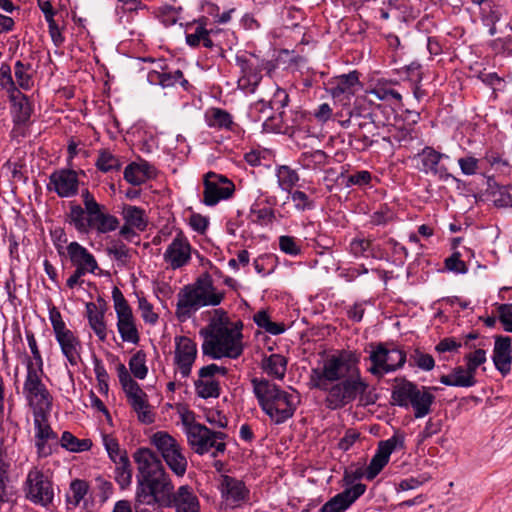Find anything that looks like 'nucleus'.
I'll list each match as a JSON object with an SVG mask.
<instances>
[{"instance_id": "obj_1", "label": "nucleus", "mask_w": 512, "mask_h": 512, "mask_svg": "<svg viewBox=\"0 0 512 512\" xmlns=\"http://www.w3.org/2000/svg\"><path fill=\"white\" fill-rule=\"evenodd\" d=\"M309 385L327 393L325 404L332 410L351 403L368 388L357 365L342 354L327 358L322 368H313Z\"/></svg>"}, {"instance_id": "obj_2", "label": "nucleus", "mask_w": 512, "mask_h": 512, "mask_svg": "<svg viewBox=\"0 0 512 512\" xmlns=\"http://www.w3.org/2000/svg\"><path fill=\"white\" fill-rule=\"evenodd\" d=\"M133 458L137 465L136 502L162 506L174 490V485L162 461L149 448L137 449Z\"/></svg>"}, {"instance_id": "obj_3", "label": "nucleus", "mask_w": 512, "mask_h": 512, "mask_svg": "<svg viewBox=\"0 0 512 512\" xmlns=\"http://www.w3.org/2000/svg\"><path fill=\"white\" fill-rule=\"evenodd\" d=\"M83 207L71 204L67 215L68 222L79 233H89L94 230L98 234H107L119 227V219L104 212V206L99 204L88 189L81 192Z\"/></svg>"}, {"instance_id": "obj_4", "label": "nucleus", "mask_w": 512, "mask_h": 512, "mask_svg": "<svg viewBox=\"0 0 512 512\" xmlns=\"http://www.w3.org/2000/svg\"><path fill=\"white\" fill-rule=\"evenodd\" d=\"M252 385L262 410L272 421L280 424L293 416L300 402L294 390L291 393L284 391L267 379L254 378Z\"/></svg>"}, {"instance_id": "obj_5", "label": "nucleus", "mask_w": 512, "mask_h": 512, "mask_svg": "<svg viewBox=\"0 0 512 512\" xmlns=\"http://www.w3.org/2000/svg\"><path fill=\"white\" fill-rule=\"evenodd\" d=\"M222 299L223 293L216 292L211 275L205 273L194 283L180 289L177 294L176 316L185 321L202 307L219 305Z\"/></svg>"}, {"instance_id": "obj_6", "label": "nucleus", "mask_w": 512, "mask_h": 512, "mask_svg": "<svg viewBox=\"0 0 512 512\" xmlns=\"http://www.w3.org/2000/svg\"><path fill=\"white\" fill-rule=\"evenodd\" d=\"M437 387L418 386L415 383L402 380L392 390L393 403L404 408L411 407L415 418H424L432 411L435 396L431 392Z\"/></svg>"}, {"instance_id": "obj_7", "label": "nucleus", "mask_w": 512, "mask_h": 512, "mask_svg": "<svg viewBox=\"0 0 512 512\" xmlns=\"http://www.w3.org/2000/svg\"><path fill=\"white\" fill-rule=\"evenodd\" d=\"M43 370H34L32 360L26 366V376L23 384V395L34 414H49L53 405V397L42 381Z\"/></svg>"}, {"instance_id": "obj_8", "label": "nucleus", "mask_w": 512, "mask_h": 512, "mask_svg": "<svg viewBox=\"0 0 512 512\" xmlns=\"http://www.w3.org/2000/svg\"><path fill=\"white\" fill-rule=\"evenodd\" d=\"M155 446L169 469L178 477L185 475L188 467L187 458L180 443L169 433L158 431L151 437Z\"/></svg>"}, {"instance_id": "obj_9", "label": "nucleus", "mask_w": 512, "mask_h": 512, "mask_svg": "<svg viewBox=\"0 0 512 512\" xmlns=\"http://www.w3.org/2000/svg\"><path fill=\"white\" fill-rule=\"evenodd\" d=\"M185 426V433L191 448L198 454H204L215 447L216 451L212 453L215 457L217 453L224 452V442H217L223 434L221 432H212L206 426L193 421L191 414L182 417Z\"/></svg>"}, {"instance_id": "obj_10", "label": "nucleus", "mask_w": 512, "mask_h": 512, "mask_svg": "<svg viewBox=\"0 0 512 512\" xmlns=\"http://www.w3.org/2000/svg\"><path fill=\"white\" fill-rule=\"evenodd\" d=\"M25 497L32 503L47 507L53 502L52 481L38 467L29 470L23 485Z\"/></svg>"}, {"instance_id": "obj_11", "label": "nucleus", "mask_w": 512, "mask_h": 512, "mask_svg": "<svg viewBox=\"0 0 512 512\" xmlns=\"http://www.w3.org/2000/svg\"><path fill=\"white\" fill-rule=\"evenodd\" d=\"M406 353L399 348H387L384 344L379 343L371 352L369 359L372 366L369 371L376 376L396 371L406 362Z\"/></svg>"}, {"instance_id": "obj_12", "label": "nucleus", "mask_w": 512, "mask_h": 512, "mask_svg": "<svg viewBox=\"0 0 512 512\" xmlns=\"http://www.w3.org/2000/svg\"><path fill=\"white\" fill-rule=\"evenodd\" d=\"M51 324L62 354L72 366L78 365L81 360L82 345L79 338L66 327L59 312L51 314Z\"/></svg>"}, {"instance_id": "obj_13", "label": "nucleus", "mask_w": 512, "mask_h": 512, "mask_svg": "<svg viewBox=\"0 0 512 512\" xmlns=\"http://www.w3.org/2000/svg\"><path fill=\"white\" fill-rule=\"evenodd\" d=\"M114 308L117 315V329L124 342L137 344L140 336L134 321L132 309L118 287L112 290Z\"/></svg>"}, {"instance_id": "obj_14", "label": "nucleus", "mask_w": 512, "mask_h": 512, "mask_svg": "<svg viewBox=\"0 0 512 512\" xmlns=\"http://www.w3.org/2000/svg\"><path fill=\"white\" fill-rule=\"evenodd\" d=\"M204 338L202 350L205 355L214 359L224 357V310H215V316L210 323L200 330Z\"/></svg>"}, {"instance_id": "obj_15", "label": "nucleus", "mask_w": 512, "mask_h": 512, "mask_svg": "<svg viewBox=\"0 0 512 512\" xmlns=\"http://www.w3.org/2000/svg\"><path fill=\"white\" fill-rule=\"evenodd\" d=\"M47 190L56 193L61 198L77 195L79 190L78 173L68 168L55 170L49 176Z\"/></svg>"}, {"instance_id": "obj_16", "label": "nucleus", "mask_w": 512, "mask_h": 512, "mask_svg": "<svg viewBox=\"0 0 512 512\" xmlns=\"http://www.w3.org/2000/svg\"><path fill=\"white\" fill-rule=\"evenodd\" d=\"M288 102V93L284 89L276 87L272 98L268 102L261 98L254 104L252 109L254 112L263 114V117L261 115L258 116V120L260 121L264 118L263 127L265 130H269L272 128L270 122L275 120L270 110L278 111L279 117L283 119L285 115L283 109L287 106Z\"/></svg>"}, {"instance_id": "obj_17", "label": "nucleus", "mask_w": 512, "mask_h": 512, "mask_svg": "<svg viewBox=\"0 0 512 512\" xmlns=\"http://www.w3.org/2000/svg\"><path fill=\"white\" fill-rule=\"evenodd\" d=\"M236 65L239 67L242 76L237 83L240 89L245 92L254 93L261 82V69L254 56H248L246 53L237 54Z\"/></svg>"}, {"instance_id": "obj_18", "label": "nucleus", "mask_w": 512, "mask_h": 512, "mask_svg": "<svg viewBox=\"0 0 512 512\" xmlns=\"http://www.w3.org/2000/svg\"><path fill=\"white\" fill-rule=\"evenodd\" d=\"M443 158H449V156L436 151L430 146H426L416 156L418 161L417 168L420 172L437 176L443 181H447L449 178L455 179L452 174L448 172L447 167L440 164Z\"/></svg>"}, {"instance_id": "obj_19", "label": "nucleus", "mask_w": 512, "mask_h": 512, "mask_svg": "<svg viewBox=\"0 0 512 512\" xmlns=\"http://www.w3.org/2000/svg\"><path fill=\"white\" fill-rule=\"evenodd\" d=\"M174 363L178 366L183 378L190 375L197 356L196 343L187 336H176Z\"/></svg>"}, {"instance_id": "obj_20", "label": "nucleus", "mask_w": 512, "mask_h": 512, "mask_svg": "<svg viewBox=\"0 0 512 512\" xmlns=\"http://www.w3.org/2000/svg\"><path fill=\"white\" fill-rule=\"evenodd\" d=\"M398 446H402V440L396 436L379 442L376 453L365 471L366 479L372 480L381 472L389 462L390 455Z\"/></svg>"}, {"instance_id": "obj_21", "label": "nucleus", "mask_w": 512, "mask_h": 512, "mask_svg": "<svg viewBox=\"0 0 512 512\" xmlns=\"http://www.w3.org/2000/svg\"><path fill=\"white\" fill-rule=\"evenodd\" d=\"M49 414H34V427H35V446L37 454L40 458H46L53 453V447L48 442L50 440H57V434L52 430L48 423L47 417Z\"/></svg>"}, {"instance_id": "obj_22", "label": "nucleus", "mask_w": 512, "mask_h": 512, "mask_svg": "<svg viewBox=\"0 0 512 512\" xmlns=\"http://www.w3.org/2000/svg\"><path fill=\"white\" fill-rule=\"evenodd\" d=\"M162 506L175 508L177 512L200 511L198 498L189 485H182L176 491L173 490Z\"/></svg>"}, {"instance_id": "obj_23", "label": "nucleus", "mask_w": 512, "mask_h": 512, "mask_svg": "<svg viewBox=\"0 0 512 512\" xmlns=\"http://www.w3.org/2000/svg\"><path fill=\"white\" fill-rule=\"evenodd\" d=\"M365 491L366 485L362 483L346 488L327 501L320 508V512H345Z\"/></svg>"}, {"instance_id": "obj_24", "label": "nucleus", "mask_w": 512, "mask_h": 512, "mask_svg": "<svg viewBox=\"0 0 512 512\" xmlns=\"http://www.w3.org/2000/svg\"><path fill=\"white\" fill-rule=\"evenodd\" d=\"M359 84L358 74L356 71H353L336 77L329 91L335 101H339L343 106H346L350 104L354 96L355 87Z\"/></svg>"}, {"instance_id": "obj_25", "label": "nucleus", "mask_w": 512, "mask_h": 512, "mask_svg": "<svg viewBox=\"0 0 512 512\" xmlns=\"http://www.w3.org/2000/svg\"><path fill=\"white\" fill-rule=\"evenodd\" d=\"M190 244L181 235L173 239L164 253V260L172 269H178L190 260Z\"/></svg>"}, {"instance_id": "obj_26", "label": "nucleus", "mask_w": 512, "mask_h": 512, "mask_svg": "<svg viewBox=\"0 0 512 512\" xmlns=\"http://www.w3.org/2000/svg\"><path fill=\"white\" fill-rule=\"evenodd\" d=\"M243 323L238 320L231 323L226 318V358L236 359L243 353Z\"/></svg>"}, {"instance_id": "obj_27", "label": "nucleus", "mask_w": 512, "mask_h": 512, "mask_svg": "<svg viewBox=\"0 0 512 512\" xmlns=\"http://www.w3.org/2000/svg\"><path fill=\"white\" fill-rule=\"evenodd\" d=\"M493 362L496 369L502 374L507 375L511 370L512 351L510 337L498 336L495 339L493 350Z\"/></svg>"}, {"instance_id": "obj_28", "label": "nucleus", "mask_w": 512, "mask_h": 512, "mask_svg": "<svg viewBox=\"0 0 512 512\" xmlns=\"http://www.w3.org/2000/svg\"><path fill=\"white\" fill-rule=\"evenodd\" d=\"M224 175L208 172L204 176L203 202L207 206H214L224 199Z\"/></svg>"}, {"instance_id": "obj_29", "label": "nucleus", "mask_w": 512, "mask_h": 512, "mask_svg": "<svg viewBox=\"0 0 512 512\" xmlns=\"http://www.w3.org/2000/svg\"><path fill=\"white\" fill-rule=\"evenodd\" d=\"M85 307L91 329L100 341H104L107 337V327L104 321L105 302L99 301V304L88 302Z\"/></svg>"}, {"instance_id": "obj_30", "label": "nucleus", "mask_w": 512, "mask_h": 512, "mask_svg": "<svg viewBox=\"0 0 512 512\" xmlns=\"http://www.w3.org/2000/svg\"><path fill=\"white\" fill-rule=\"evenodd\" d=\"M346 119L340 120V124L344 128L354 127L357 132H363L366 131L372 136L375 134L373 131L375 130L376 126L374 121L371 120L370 115H361L360 112L357 109H346V112L341 111L340 117H345Z\"/></svg>"}, {"instance_id": "obj_31", "label": "nucleus", "mask_w": 512, "mask_h": 512, "mask_svg": "<svg viewBox=\"0 0 512 512\" xmlns=\"http://www.w3.org/2000/svg\"><path fill=\"white\" fill-rule=\"evenodd\" d=\"M249 499V490L244 482L226 475V508H237Z\"/></svg>"}, {"instance_id": "obj_32", "label": "nucleus", "mask_w": 512, "mask_h": 512, "mask_svg": "<svg viewBox=\"0 0 512 512\" xmlns=\"http://www.w3.org/2000/svg\"><path fill=\"white\" fill-rule=\"evenodd\" d=\"M66 249L73 266L99 268L94 255L78 242L69 243Z\"/></svg>"}, {"instance_id": "obj_33", "label": "nucleus", "mask_w": 512, "mask_h": 512, "mask_svg": "<svg viewBox=\"0 0 512 512\" xmlns=\"http://www.w3.org/2000/svg\"><path fill=\"white\" fill-rule=\"evenodd\" d=\"M10 101L16 123H26L32 114V105L28 97L18 89L10 93Z\"/></svg>"}, {"instance_id": "obj_34", "label": "nucleus", "mask_w": 512, "mask_h": 512, "mask_svg": "<svg viewBox=\"0 0 512 512\" xmlns=\"http://www.w3.org/2000/svg\"><path fill=\"white\" fill-rule=\"evenodd\" d=\"M261 368L270 377L282 380L287 370V359L281 354H271L262 359Z\"/></svg>"}, {"instance_id": "obj_35", "label": "nucleus", "mask_w": 512, "mask_h": 512, "mask_svg": "<svg viewBox=\"0 0 512 512\" xmlns=\"http://www.w3.org/2000/svg\"><path fill=\"white\" fill-rule=\"evenodd\" d=\"M124 223L135 227L138 232H143L148 226V219L144 209L134 205H124L122 209Z\"/></svg>"}, {"instance_id": "obj_36", "label": "nucleus", "mask_w": 512, "mask_h": 512, "mask_svg": "<svg viewBox=\"0 0 512 512\" xmlns=\"http://www.w3.org/2000/svg\"><path fill=\"white\" fill-rule=\"evenodd\" d=\"M148 79L151 83H158L163 88L172 87L176 83L184 88L189 85L188 81L184 78L181 70H175L174 72H157L152 71L148 74Z\"/></svg>"}, {"instance_id": "obj_37", "label": "nucleus", "mask_w": 512, "mask_h": 512, "mask_svg": "<svg viewBox=\"0 0 512 512\" xmlns=\"http://www.w3.org/2000/svg\"><path fill=\"white\" fill-rule=\"evenodd\" d=\"M329 161V156L322 150L306 151L298 158L299 164L309 170H321L329 164Z\"/></svg>"}, {"instance_id": "obj_38", "label": "nucleus", "mask_w": 512, "mask_h": 512, "mask_svg": "<svg viewBox=\"0 0 512 512\" xmlns=\"http://www.w3.org/2000/svg\"><path fill=\"white\" fill-rule=\"evenodd\" d=\"M440 382L454 387H472L477 383L476 378L468 375L463 366H457L450 374L442 375Z\"/></svg>"}, {"instance_id": "obj_39", "label": "nucleus", "mask_w": 512, "mask_h": 512, "mask_svg": "<svg viewBox=\"0 0 512 512\" xmlns=\"http://www.w3.org/2000/svg\"><path fill=\"white\" fill-rule=\"evenodd\" d=\"M108 256L113 258L119 265L127 266L132 258V250L119 239H113L106 247Z\"/></svg>"}, {"instance_id": "obj_40", "label": "nucleus", "mask_w": 512, "mask_h": 512, "mask_svg": "<svg viewBox=\"0 0 512 512\" xmlns=\"http://www.w3.org/2000/svg\"><path fill=\"white\" fill-rule=\"evenodd\" d=\"M276 177L279 188L288 193H291V190L300 179L298 172L288 165L278 166Z\"/></svg>"}, {"instance_id": "obj_41", "label": "nucleus", "mask_w": 512, "mask_h": 512, "mask_svg": "<svg viewBox=\"0 0 512 512\" xmlns=\"http://www.w3.org/2000/svg\"><path fill=\"white\" fill-rule=\"evenodd\" d=\"M60 445L69 452L80 453L91 449L93 443L90 439H78L71 432L64 431L60 438Z\"/></svg>"}, {"instance_id": "obj_42", "label": "nucleus", "mask_w": 512, "mask_h": 512, "mask_svg": "<svg viewBox=\"0 0 512 512\" xmlns=\"http://www.w3.org/2000/svg\"><path fill=\"white\" fill-rule=\"evenodd\" d=\"M119 382L127 399L141 393L143 390L140 385L131 377L126 366L123 363H118L116 366Z\"/></svg>"}, {"instance_id": "obj_43", "label": "nucleus", "mask_w": 512, "mask_h": 512, "mask_svg": "<svg viewBox=\"0 0 512 512\" xmlns=\"http://www.w3.org/2000/svg\"><path fill=\"white\" fill-rule=\"evenodd\" d=\"M217 33L218 31H214L212 28L208 30L199 24L193 33L186 34V42L192 47L198 46L201 42L205 47H212L214 45L212 35Z\"/></svg>"}, {"instance_id": "obj_44", "label": "nucleus", "mask_w": 512, "mask_h": 512, "mask_svg": "<svg viewBox=\"0 0 512 512\" xmlns=\"http://www.w3.org/2000/svg\"><path fill=\"white\" fill-rule=\"evenodd\" d=\"M115 481L122 489L128 487L132 482V468L128 455H123L115 462Z\"/></svg>"}, {"instance_id": "obj_45", "label": "nucleus", "mask_w": 512, "mask_h": 512, "mask_svg": "<svg viewBox=\"0 0 512 512\" xmlns=\"http://www.w3.org/2000/svg\"><path fill=\"white\" fill-rule=\"evenodd\" d=\"M196 393L203 399L218 397L221 392L219 381L213 378H200L195 381Z\"/></svg>"}, {"instance_id": "obj_46", "label": "nucleus", "mask_w": 512, "mask_h": 512, "mask_svg": "<svg viewBox=\"0 0 512 512\" xmlns=\"http://www.w3.org/2000/svg\"><path fill=\"white\" fill-rule=\"evenodd\" d=\"M128 402L134 409V411L138 414V418L141 422L151 423L153 422V418L150 412L147 410L149 405L147 402V395L144 391L141 393L128 398Z\"/></svg>"}, {"instance_id": "obj_47", "label": "nucleus", "mask_w": 512, "mask_h": 512, "mask_svg": "<svg viewBox=\"0 0 512 512\" xmlns=\"http://www.w3.org/2000/svg\"><path fill=\"white\" fill-rule=\"evenodd\" d=\"M253 320L258 327L264 329L269 334L279 335L285 331V325L283 323L272 322L265 310H260L255 313Z\"/></svg>"}, {"instance_id": "obj_48", "label": "nucleus", "mask_w": 512, "mask_h": 512, "mask_svg": "<svg viewBox=\"0 0 512 512\" xmlns=\"http://www.w3.org/2000/svg\"><path fill=\"white\" fill-rule=\"evenodd\" d=\"M89 490L85 480L75 479L70 483V493L67 495V504L73 508L77 507Z\"/></svg>"}, {"instance_id": "obj_49", "label": "nucleus", "mask_w": 512, "mask_h": 512, "mask_svg": "<svg viewBox=\"0 0 512 512\" xmlns=\"http://www.w3.org/2000/svg\"><path fill=\"white\" fill-rule=\"evenodd\" d=\"M95 166L101 172L107 173L119 170L121 168V163L119 159L108 150L102 149L99 151Z\"/></svg>"}, {"instance_id": "obj_50", "label": "nucleus", "mask_w": 512, "mask_h": 512, "mask_svg": "<svg viewBox=\"0 0 512 512\" xmlns=\"http://www.w3.org/2000/svg\"><path fill=\"white\" fill-rule=\"evenodd\" d=\"M245 130L226 112V139H232L233 146L239 147L244 140Z\"/></svg>"}, {"instance_id": "obj_51", "label": "nucleus", "mask_w": 512, "mask_h": 512, "mask_svg": "<svg viewBox=\"0 0 512 512\" xmlns=\"http://www.w3.org/2000/svg\"><path fill=\"white\" fill-rule=\"evenodd\" d=\"M129 369L135 378L140 380L146 378L148 367L146 366V354L144 351L139 350L130 358Z\"/></svg>"}, {"instance_id": "obj_52", "label": "nucleus", "mask_w": 512, "mask_h": 512, "mask_svg": "<svg viewBox=\"0 0 512 512\" xmlns=\"http://www.w3.org/2000/svg\"><path fill=\"white\" fill-rule=\"evenodd\" d=\"M409 363L423 371H430L435 366L434 358L430 354L424 353L419 349H415L413 353L410 354Z\"/></svg>"}, {"instance_id": "obj_53", "label": "nucleus", "mask_w": 512, "mask_h": 512, "mask_svg": "<svg viewBox=\"0 0 512 512\" xmlns=\"http://www.w3.org/2000/svg\"><path fill=\"white\" fill-rule=\"evenodd\" d=\"M103 445L108 453L110 460L115 463L119 461L123 455H127L125 450L120 449L118 440L110 434L102 435Z\"/></svg>"}, {"instance_id": "obj_54", "label": "nucleus", "mask_w": 512, "mask_h": 512, "mask_svg": "<svg viewBox=\"0 0 512 512\" xmlns=\"http://www.w3.org/2000/svg\"><path fill=\"white\" fill-rule=\"evenodd\" d=\"M369 93L382 101H390L393 99L397 102H401L402 100L401 94L387 84L378 83Z\"/></svg>"}, {"instance_id": "obj_55", "label": "nucleus", "mask_w": 512, "mask_h": 512, "mask_svg": "<svg viewBox=\"0 0 512 512\" xmlns=\"http://www.w3.org/2000/svg\"><path fill=\"white\" fill-rule=\"evenodd\" d=\"M30 69V64H24L21 61H17L14 66L15 78L20 88L29 90L32 86L31 76L27 73Z\"/></svg>"}, {"instance_id": "obj_56", "label": "nucleus", "mask_w": 512, "mask_h": 512, "mask_svg": "<svg viewBox=\"0 0 512 512\" xmlns=\"http://www.w3.org/2000/svg\"><path fill=\"white\" fill-rule=\"evenodd\" d=\"M9 464L3 458L2 442L0 441V502H7L9 496L6 483L8 482Z\"/></svg>"}, {"instance_id": "obj_57", "label": "nucleus", "mask_w": 512, "mask_h": 512, "mask_svg": "<svg viewBox=\"0 0 512 512\" xmlns=\"http://www.w3.org/2000/svg\"><path fill=\"white\" fill-rule=\"evenodd\" d=\"M280 250L290 256H297L301 254V245L299 241L292 236L282 235L279 237Z\"/></svg>"}, {"instance_id": "obj_58", "label": "nucleus", "mask_w": 512, "mask_h": 512, "mask_svg": "<svg viewBox=\"0 0 512 512\" xmlns=\"http://www.w3.org/2000/svg\"><path fill=\"white\" fill-rule=\"evenodd\" d=\"M124 179L134 186H139L146 181V177L137 163H131L125 168Z\"/></svg>"}, {"instance_id": "obj_59", "label": "nucleus", "mask_w": 512, "mask_h": 512, "mask_svg": "<svg viewBox=\"0 0 512 512\" xmlns=\"http://www.w3.org/2000/svg\"><path fill=\"white\" fill-rule=\"evenodd\" d=\"M502 17V10L499 7H490L489 10L483 9L482 20L486 26L489 27L490 35L496 34V23Z\"/></svg>"}, {"instance_id": "obj_60", "label": "nucleus", "mask_w": 512, "mask_h": 512, "mask_svg": "<svg viewBox=\"0 0 512 512\" xmlns=\"http://www.w3.org/2000/svg\"><path fill=\"white\" fill-rule=\"evenodd\" d=\"M289 194L296 210L305 211L313 209L314 203L305 192L300 190H291V193Z\"/></svg>"}, {"instance_id": "obj_61", "label": "nucleus", "mask_w": 512, "mask_h": 512, "mask_svg": "<svg viewBox=\"0 0 512 512\" xmlns=\"http://www.w3.org/2000/svg\"><path fill=\"white\" fill-rule=\"evenodd\" d=\"M26 338L33 356L34 370H43V358L38 348L34 333L30 330H26Z\"/></svg>"}, {"instance_id": "obj_62", "label": "nucleus", "mask_w": 512, "mask_h": 512, "mask_svg": "<svg viewBox=\"0 0 512 512\" xmlns=\"http://www.w3.org/2000/svg\"><path fill=\"white\" fill-rule=\"evenodd\" d=\"M97 496L101 502L107 501L113 494L114 488L112 482L102 476L95 478Z\"/></svg>"}, {"instance_id": "obj_63", "label": "nucleus", "mask_w": 512, "mask_h": 512, "mask_svg": "<svg viewBox=\"0 0 512 512\" xmlns=\"http://www.w3.org/2000/svg\"><path fill=\"white\" fill-rule=\"evenodd\" d=\"M350 252L355 257L366 256V253L371 249V241L366 238L357 237L350 242Z\"/></svg>"}, {"instance_id": "obj_64", "label": "nucleus", "mask_w": 512, "mask_h": 512, "mask_svg": "<svg viewBox=\"0 0 512 512\" xmlns=\"http://www.w3.org/2000/svg\"><path fill=\"white\" fill-rule=\"evenodd\" d=\"M497 311L504 330L512 332V304H500L497 307Z\"/></svg>"}]
</instances>
